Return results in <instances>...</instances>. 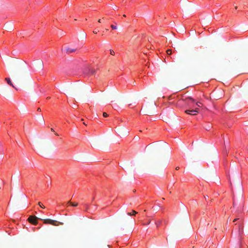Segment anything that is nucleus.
Masks as SVG:
<instances>
[{
  "label": "nucleus",
  "instance_id": "f257e3e1",
  "mask_svg": "<svg viewBox=\"0 0 248 248\" xmlns=\"http://www.w3.org/2000/svg\"><path fill=\"white\" fill-rule=\"evenodd\" d=\"M186 102L189 105V108H193L194 109L191 110L187 109L185 111V112L187 114L190 115H196L199 112V109L198 108H196L195 106L200 107L202 105V103L200 102H197L195 103V101L193 99L190 97H188L186 99Z\"/></svg>",
  "mask_w": 248,
  "mask_h": 248
},
{
  "label": "nucleus",
  "instance_id": "f03ea898",
  "mask_svg": "<svg viewBox=\"0 0 248 248\" xmlns=\"http://www.w3.org/2000/svg\"><path fill=\"white\" fill-rule=\"evenodd\" d=\"M237 222L235 224L233 227V231L238 232L239 235L242 234L243 232V221L242 219L240 218H235L234 219L233 222Z\"/></svg>",
  "mask_w": 248,
  "mask_h": 248
},
{
  "label": "nucleus",
  "instance_id": "7ed1b4c3",
  "mask_svg": "<svg viewBox=\"0 0 248 248\" xmlns=\"http://www.w3.org/2000/svg\"><path fill=\"white\" fill-rule=\"evenodd\" d=\"M38 219V218H37L36 217H35V216H30L28 218V221L30 223H32L34 225H36L37 224Z\"/></svg>",
  "mask_w": 248,
  "mask_h": 248
},
{
  "label": "nucleus",
  "instance_id": "20e7f679",
  "mask_svg": "<svg viewBox=\"0 0 248 248\" xmlns=\"http://www.w3.org/2000/svg\"><path fill=\"white\" fill-rule=\"evenodd\" d=\"M43 221H44V223L45 224H50L53 225H55L56 223L57 222L56 221L52 220L50 219H44Z\"/></svg>",
  "mask_w": 248,
  "mask_h": 248
},
{
  "label": "nucleus",
  "instance_id": "39448f33",
  "mask_svg": "<svg viewBox=\"0 0 248 248\" xmlns=\"http://www.w3.org/2000/svg\"><path fill=\"white\" fill-rule=\"evenodd\" d=\"M78 205V203L77 202H71V201H69L66 203V206H68V205H71L72 206L76 207V206H77Z\"/></svg>",
  "mask_w": 248,
  "mask_h": 248
},
{
  "label": "nucleus",
  "instance_id": "423d86ee",
  "mask_svg": "<svg viewBox=\"0 0 248 248\" xmlns=\"http://www.w3.org/2000/svg\"><path fill=\"white\" fill-rule=\"evenodd\" d=\"M5 80L7 81V83L10 86H12L13 87H14L13 84H12L11 79L9 78H5Z\"/></svg>",
  "mask_w": 248,
  "mask_h": 248
},
{
  "label": "nucleus",
  "instance_id": "0eeeda50",
  "mask_svg": "<svg viewBox=\"0 0 248 248\" xmlns=\"http://www.w3.org/2000/svg\"><path fill=\"white\" fill-rule=\"evenodd\" d=\"M88 71H89L88 74L89 76L93 75L95 73V70L93 69H89Z\"/></svg>",
  "mask_w": 248,
  "mask_h": 248
},
{
  "label": "nucleus",
  "instance_id": "6e6552de",
  "mask_svg": "<svg viewBox=\"0 0 248 248\" xmlns=\"http://www.w3.org/2000/svg\"><path fill=\"white\" fill-rule=\"evenodd\" d=\"M137 214V212L135 210H132L131 212L128 213L127 214L129 216H135Z\"/></svg>",
  "mask_w": 248,
  "mask_h": 248
},
{
  "label": "nucleus",
  "instance_id": "1a4fd4ad",
  "mask_svg": "<svg viewBox=\"0 0 248 248\" xmlns=\"http://www.w3.org/2000/svg\"><path fill=\"white\" fill-rule=\"evenodd\" d=\"M161 223V220H155V224L156 226L157 227H158Z\"/></svg>",
  "mask_w": 248,
  "mask_h": 248
},
{
  "label": "nucleus",
  "instance_id": "9d476101",
  "mask_svg": "<svg viewBox=\"0 0 248 248\" xmlns=\"http://www.w3.org/2000/svg\"><path fill=\"white\" fill-rule=\"evenodd\" d=\"M75 51V49H72V48H68L67 49V52L68 53H72L73 52H74Z\"/></svg>",
  "mask_w": 248,
  "mask_h": 248
},
{
  "label": "nucleus",
  "instance_id": "9b49d317",
  "mask_svg": "<svg viewBox=\"0 0 248 248\" xmlns=\"http://www.w3.org/2000/svg\"><path fill=\"white\" fill-rule=\"evenodd\" d=\"M38 205L40 206V207H41L42 208H45V206L41 202H38Z\"/></svg>",
  "mask_w": 248,
  "mask_h": 248
},
{
  "label": "nucleus",
  "instance_id": "f8f14e48",
  "mask_svg": "<svg viewBox=\"0 0 248 248\" xmlns=\"http://www.w3.org/2000/svg\"><path fill=\"white\" fill-rule=\"evenodd\" d=\"M111 28L112 30H116L117 28V26L116 25H111Z\"/></svg>",
  "mask_w": 248,
  "mask_h": 248
},
{
  "label": "nucleus",
  "instance_id": "ddd939ff",
  "mask_svg": "<svg viewBox=\"0 0 248 248\" xmlns=\"http://www.w3.org/2000/svg\"><path fill=\"white\" fill-rule=\"evenodd\" d=\"M150 222H151V220H148L147 222H146L145 223H143V224L144 225H147L149 224Z\"/></svg>",
  "mask_w": 248,
  "mask_h": 248
},
{
  "label": "nucleus",
  "instance_id": "4468645a",
  "mask_svg": "<svg viewBox=\"0 0 248 248\" xmlns=\"http://www.w3.org/2000/svg\"><path fill=\"white\" fill-rule=\"evenodd\" d=\"M174 98V96H173V95H171V96H170L168 98V99L169 100H172L173 98Z\"/></svg>",
  "mask_w": 248,
  "mask_h": 248
},
{
  "label": "nucleus",
  "instance_id": "2eb2a0df",
  "mask_svg": "<svg viewBox=\"0 0 248 248\" xmlns=\"http://www.w3.org/2000/svg\"><path fill=\"white\" fill-rule=\"evenodd\" d=\"M167 53L168 55H170L171 53V50L170 49H168L167 50Z\"/></svg>",
  "mask_w": 248,
  "mask_h": 248
},
{
  "label": "nucleus",
  "instance_id": "dca6fc26",
  "mask_svg": "<svg viewBox=\"0 0 248 248\" xmlns=\"http://www.w3.org/2000/svg\"><path fill=\"white\" fill-rule=\"evenodd\" d=\"M84 208L86 211H87L88 209V205L86 204H84Z\"/></svg>",
  "mask_w": 248,
  "mask_h": 248
},
{
  "label": "nucleus",
  "instance_id": "f3484780",
  "mask_svg": "<svg viewBox=\"0 0 248 248\" xmlns=\"http://www.w3.org/2000/svg\"><path fill=\"white\" fill-rule=\"evenodd\" d=\"M103 115L104 117H107L108 116V115L106 112H104Z\"/></svg>",
  "mask_w": 248,
  "mask_h": 248
},
{
  "label": "nucleus",
  "instance_id": "a211bd4d",
  "mask_svg": "<svg viewBox=\"0 0 248 248\" xmlns=\"http://www.w3.org/2000/svg\"><path fill=\"white\" fill-rule=\"evenodd\" d=\"M110 52L111 55H113L114 54V52L112 50H110Z\"/></svg>",
  "mask_w": 248,
  "mask_h": 248
},
{
  "label": "nucleus",
  "instance_id": "6ab92c4d",
  "mask_svg": "<svg viewBox=\"0 0 248 248\" xmlns=\"http://www.w3.org/2000/svg\"><path fill=\"white\" fill-rule=\"evenodd\" d=\"M98 31H98V30H97V31H93V33H94V34H96V33H97V32H98Z\"/></svg>",
  "mask_w": 248,
  "mask_h": 248
},
{
  "label": "nucleus",
  "instance_id": "aec40b11",
  "mask_svg": "<svg viewBox=\"0 0 248 248\" xmlns=\"http://www.w3.org/2000/svg\"><path fill=\"white\" fill-rule=\"evenodd\" d=\"M98 22L99 23H102V22H103V21H102V19H99L98 20Z\"/></svg>",
  "mask_w": 248,
  "mask_h": 248
},
{
  "label": "nucleus",
  "instance_id": "412c9836",
  "mask_svg": "<svg viewBox=\"0 0 248 248\" xmlns=\"http://www.w3.org/2000/svg\"><path fill=\"white\" fill-rule=\"evenodd\" d=\"M179 168L178 167H176V170H179Z\"/></svg>",
  "mask_w": 248,
  "mask_h": 248
},
{
  "label": "nucleus",
  "instance_id": "4be33fe9",
  "mask_svg": "<svg viewBox=\"0 0 248 248\" xmlns=\"http://www.w3.org/2000/svg\"><path fill=\"white\" fill-rule=\"evenodd\" d=\"M38 111H40L41 110V109L40 108H38V109H37Z\"/></svg>",
  "mask_w": 248,
  "mask_h": 248
},
{
  "label": "nucleus",
  "instance_id": "5701e85b",
  "mask_svg": "<svg viewBox=\"0 0 248 248\" xmlns=\"http://www.w3.org/2000/svg\"><path fill=\"white\" fill-rule=\"evenodd\" d=\"M51 130L52 131H54V129H53L52 128H51Z\"/></svg>",
  "mask_w": 248,
  "mask_h": 248
},
{
  "label": "nucleus",
  "instance_id": "b1692460",
  "mask_svg": "<svg viewBox=\"0 0 248 248\" xmlns=\"http://www.w3.org/2000/svg\"><path fill=\"white\" fill-rule=\"evenodd\" d=\"M55 134L56 135H57V136H58V133H55Z\"/></svg>",
  "mask_w": 248,
  "mask_h": 248
},
{
  "label": "nucleus",
  "instance_id": "393cba45",
  "mask_svg": "<svg viewBox=\"0 0 248 248\" xmlns=\"http://www.w3.org/2000/svg\"><path fill=\"white\" fill-rule=\"evenodd\" d=\"M123 16H124V17H125V16H126L125 15H123Z\"/></svg>",
  "mask_w": 248,
  "mask_h": 248
},
{
  "label": "nucleus",
  "instance_id": "a878e982",
  "mask_svg": "<svg viewBox=\"0 0 248 248\" xmlns=\"http://www.w3.org/2000/svg\"><path fill=\"white\" fill-rule=\"evenodd\" d=\"M237 248H239V247H238Z\"/></svg>",
  "mask_w": 248,
  "mask_h": 248
}]
</instances>
